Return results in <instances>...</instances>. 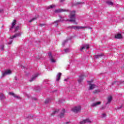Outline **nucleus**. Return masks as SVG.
<instances>
[{
  "instance_id": "5701e85b",
  "label": "nucleus",
  "mask_w": 124,
  "mask_h": 124,
  "mask_svg": "<svg viewBox=\"0 0 124 124\" xmlns=\"http://www.w3.org/2000/svg\"><path fill=\"white\" fill-rule=\"evenodd\" d=\"M99 92H100L99 90H95V91H94L93 92V93H94V94H95V93H99Z\"/></svg>"
},
{
  "instance_id": "58836bf2",
  "label": "nucleus",
  "mask_w": 124,
  "mask_h": 124,
  "mask_svg": "<svg viewBox=\"0 0 124 124\" xmlns=\"http://www.w3.org/2000/svg\"><path fill=\"white\" fill-rule=\"evenodd\" d=\"M103 117H106V114L103 113Z\"/></svg>"
},
{
  "instance_id": "cd10ccee",
  "label": "nucleus",
  "mask_w": 124,
  "mask_h": 124,
  "mask_svg": "<svg viewBox=\"0 0 124 124\" xmlns=\"http://www.w3.org/2000/svg\"><path fill=\"white\" fill-rule=\"evenodd\" d=\"M16 36L17 37L18 36H20V35H21V33L20 32H18L15 34Z\"/></svg>"
},
{
  "instance_id": "7c9ffc66",
  "label": "nucleus",
  "mask_w": 124,
  "mask_h": 124,
  "mask_svg": "<svg viewBox=\"0 0 124 124\" xmlns=\"http://www.w3.org/2000/svg\"><path fill=\"white\" fill-rule=\"evenodd\" d=\"M68 51H69V49H68V48H66V49H64V51L66 53H68Z\"/></svg>"
},
{
  "instance_id": "37998d69",
  "label": "nucleus",
  "mask_w": 124,
  "mask_h": 124,
  "mask_svg": "<svg viewBox=\"0 0 124 124\" xmlns=\"http://www.w3.org/2000/svg\"><path fill=\"white\" fill-rule=\"evenodd\" d=\"M1 11H2V10H0V12H1Z\"/></svg>"
},
{
  "instance_id": "b1692460",
  "label": "nucleus",
  "mask_w": 124,
  "mask_h": 124,
  "mask_svg": "<svg viewBox=\"0 0 124 124\" xmlns=\"http://www.w3.org/2000/svg\"><path fill=\"white\" fill-rule=\"evenodd\" d=\"M60 21L61 20H56L54 22V24H55V26H56V27L58 26V25H59L58 23H59V22H60Z\"/></svg>"
},
{
  "instance_id": "aec40b11",
  "label": "nucleus",
  "mask_w": 124,
  "mask_h": 124,
  "mask_svg": "<svg viewBox=\"0 0 124 124\" xmlns=\"http://www.w3.org/2000/svg\"><path fill=\"white\" fill-rule=\"evenodd\" d=\"M107 3H108V5L113 6V5L114 4L113 2L112 1H107Z\"/></svg>"
},
{
  "instance_id": "473e14b6",
  "label": "nucleus",
  "mask_w": 124,
  "mask_h": 124,
  "mask_svg": "<svg viewBox=\"0 0 124 124\" xmlns=\"http://www.w3.org/2000/svg\"><path fill=\"white\" fill-rule=\"evenodd\" d=\"M84 49H86L85 46H83L82 47H81V48L80 49V50L82 51V50H84Z\"/></svg>"
},
{
  "instance_id": "39448f33",
  "label": "nucleus",
  "mask_w": 124,
  "mask_h": 124,
  "mask_svg": "<svg viewBox=\"0 0 124 124\" xmlns=\"http://www.w3.org/2000/svg\"><path fill=\"white\" fill-rule=\"evenodd\" d=\"M8 94H9L10 95H12V96H13V97H16V98H17V99H19V98H20V97H19V96L16 95L13 92H9L8 93Z\"/></svg>"
},
{
  "instance_id": "f03ea898",
  "label": "nucleus",
  "mask_w": 124,
  "mask_h": 124,
  "mask_svg": "<svg viewBox=\"0 0 124 124\" xmlns=\"http://www.w3.org/2000/svg\"><path fill=\"white\" fill-rule=\"evenodd\" d=\"M72 111L74 113H78L81 111V106H78L72 108Z\"/></svg>"
},
{
  "instance_id": "2f4dec72",
  "label": "nucleus",
  "mask_w": 124,
  "mask_h": 124,
  "mask_svg": "<svg viewBox=\"0 0 124 124\" xmlns=\"http://www.w3.org/2000/svg\"><path fill=\"white\" fill-rule=\"evenodd\" d=\"M40 26L41 28H42V27H45V25L44 24H40Z\"/></svg>"
},
{
  "instance_id": "393cba45",
  "label": "nucleus",
  "mask_w": 124,
  "mask_h": 124,
  "mask_svg": "<svg viewBox=\"0 0 124 124\" xmlns=\"http://www.w3.org/2000/svg\"><path fill=\"white\" fill-rule=\"evenodd\" d=\"M34 20H36V17H34V18H32L31 20H30L29 21V23H31V22H33V21H34Z\"/></svg>"
},
{
  "instance_id": "dca6fc26",
  "label": "nucleus",
  "mask_w": 124,
  "mask_h": 124,
  "mask_svg": "<svg viewBox=\"0 0 124 124\" xmlns=\"http://www.w3.org/2000/svg\"><path fill=\"white\" fill-rule=\"evenodd\" d=\"M83 79H84L83 76H81L79 77V79H78V83H81V82H82Z\"/></svg>"
},
{
  "instance_id": "a211bd4d",
  "label": "nucleus",
  "mask_w": 124,
  "mask_h": 124,
  "mask_svg": "<svg viewBox=\"0 0 124 124\" xmlns=\"http://www.w3.org/2000/svg\"><path fill=\"white\" fill-rule=\"evenodd\" d=\"M102 56H103V54H100L97 55H95V59H99V58H101V57H102Z\"/></svg>"
},
{
  "instance_id": "9b49d317",
  "label": "nucleus",
  "mask_w": 124,
  "mask_h": 124,
  "mask_svg": "<svg viewBox=\"0 0 124 124\" xmlns=\"http://www.w3.org/2000/svg\"><path fill=\"white\" fill-rule=\"evenodd\" d=\"M11 73V70H7L4 73H3L2 76H3V77H4V76H5V75H7V74H10Z\"/></svg>"
},
{
  "instance_id": "e433bc0d",
  "label": "nucleus",
  "mask_w": 124,
  "mask_h": 124,
  "mask_svg": "<svg viewBox=\"0 0 124 124\" xmlns=\"http://www.w3.org/2000/svg\"><path fill=\"white\" fill-rule=\"evenodd\" d=\"M32 99L33 100H37V99H36V98H33Z\"/></svg>"
},
{
  "instance_id": "423d86ee",
  "label": "nucleus",
  "mask_w": 124,
  "mask_h": 124,
  "mask_svg": "<svg viewBox=\"0 0 124 124\" xmlns=\"http://www.w3.org/2000/svg\"><path fill=\"white\" fill-rule=\"evenodd\" d=\"M64 113H65V109L63 108L59 115L60 118H63L64 117Z\"/></svg>"
},
{
  "instance_id": "f3484780",
  "label": "nucleus",
  "mask_w": 124,
  "mask_h": 124,
  "mask_svg": "<svg viewBox=\"0 0 124 124\" xmlns=\"http://www.w3.org/2000/svg\"><path fill=\"white\" fill-rule=\"evenodd\" d=\"M60 111V109H56L55 111H53V113L51 114V116H54L55 114H57L59 113Z\"/></svg>"
},
{
  "instance_id": "2eb2a0df",
  "label": "nucleus",
  "mask_w": 124,
  "mask_h": 124,
  "mask_svg": "<svg viewBox=\"0 0 124 124\" xmlns=\"http://www.w3.org/2000/svg\"><path fill=\"white\" fill-rule=\"evenodd\" d=\"M94 88H95V85L92 84H90L89 90H93Z\"/></svg>"
},
{
  "instance_id": "4be33fe9",
  "label": "nucleus",
  "mask_w": 124,
  "mask_h": 124,
  "mask_svg": "<svg viewBox=\"0 0 124 124\" xmlns=\"http://www.w3.org/2000/svg\"><path fill=\"white\" fill-rule=\"evenodd\" d=\"M49 101H50V99L47 98L45 100V103L47 104V103H49Z\"/></svg>"
},
{
  "instance_id": "a18cd8bd",
  "label": "nucleus",
  "mask_w": 124,
  "mask_h": 124,
  "mask_svg": "<svg viewBox=\"0 0 124 124\" xmlns=\"http://www.w3.org/2000/svg\"><path fill=\"white\" fill-rule=\"evenodd\" d=\"M89 82V83H91V81H88Z\"/></svg>"
},
{
  "instance_id": "c03bdc74",
  "label": "nucleus",
  "mask_w": 124,
  "mask_h": 124,
  "mask_svg": "<svg viewBox=\"0 0 124 124\" xmlns=\"http://www.w3.org/2000/svg\"><path fill=\"white\" fill-rule=\"evenodd\" d=\"M114 84L116 83V81H114Z\"/></svg>"
},
{
  "instance_id": "6ab92c4d",
  "label": "nucleus",
  "mask_w": 124,
  "mask_h": 124,
  "mask_svg": "<svg viewBox=\"0 0 124 124\" xmlns=\"http://www.w3.org/2000/svg\"><path fill=\"white\" fill-rule=\"evenodd\" d=\"M55 7L56 6H55V5H51L50 6L47 8V9H50V8H54V7Z\"/></svg>"
},
{
  "instance_id": "20e7f679",
  "label": "nucleus",
  "mask_w": 124,
  "mask_h": 124,
  "mask_svg": "<svg viewBox=\"0 0 124 124\" xmlns=\"http://www.w3.org/2000/svg\"><path fill=\"white\" fill-rule=\"evenodd\" d=\"M87 123H92L89 118L84 120L83 121L80 122V124H85Z\"/></svg>"
},
{
  "instance_id": "ea45409f",
  "label": "nucleus",
  "mask_w": 124,
  "mask_h": 124,
  "mask_svg": "<svg viewBox=\"0 0 124 124\" xmlns=\"http://www.w3.org/2000/svg\"><path fill=\"white\" fill-rule=\"evenodd\" d=\"M102 109H105V107H102Z\"/></svg>"
},
{
  "instance_id": "a19ab883",
  "label": "nucleus",
  "mask_w": 124,
  "mask_h": 124,
  "mask_svg": "<svg viewBox=\"0 0 124 124\" xmlns=\"http://www.w3.org/2000/svg\"><path fill=\"white\" fill-rule=\"evenodd\" d=\"M81 3L80 2H77V4H80Z\"/></svg>"
},
{
  "instance_id": "0eeeda50",
  "label": "nucleus",
  "mask_w": 124,
  "mask_h": 124,
  "mask_svg": "<svg viewBox=\"0 0 124 124\" xmlns=\"http://www.w3.org/2000/svg\"><path fill=\"white\" fill-rule=\"evenodd\" d=\"M17 24V21L16 19H14L13 21V22L12 23V26L11 27V30H12V29H14V27H15V25Z\"/></svg>"
},
{
  "instance_id": "ddd939ff",
  "label": "nucleus",
  "mask_w": 124,
  "mask_h": 124,
  "mask_svg": "<svg viewBox=\"0 0 124 124\" xmlns=\"http://www.w3.org/2000/svg\"><path fill=\"white\" fill-rule=\"evenodd\" d=\"M61 76H62V73H59L57 74V78H56L57 82H59V81H60V80L61 79Z\"/></svg>"
},
{
  "instance_id": "49530a36",
  "label": "nucleus",
  "mask_w": 124,
  "mask_h": 124,
  "mask_svg": "<svg viewBox=\"0 0 124 124\" xmlns=\"http://www.w3.org/2000/svg\"><path fill=\"white\" fill-rule=\"evenodd\" d=\"M64 81H66V79H64Z\"/></svg>"
},
{
  "instance_id": "6e6552de",
  "label": "nucleus",
  "mask_w": 124,
  "mask_h": 124,
  "mask_svg": "<svg viewBox=\"0 0 124 124\" xmlns=\"http://www.w3.org/2000/svg\"><path fill=\"white\" fill-rule=\"evenodd\" d=\"M38 76V74H36L34 76H33L32 78L30 80V82H33V81H34L35 79H36V78Z\"/></svg>"
},
{
  "instance_id": "9d476101",
  "label": "nucleus",
  "mask_w": 124,
  "mask_h": 124,
  "mask_svg": "<svg viewBox=\"0 0 124 124\" xmlns=\"http://www.w3.org/2000/svg\"><path fill=\"white\" fill-rule=\"evenodd\" d=\"M100 104H101V102H96L95 103L92 104L91 106L92 107H95L96 106H97V105H99Z\"/></svg>"
},
{
  "instance_id": "c756f323",
  "label": "nucleus",
  "mask_w": 124,
  "mask_h": 124,
  "mask_svg": "<svg viewBox=\"0 0 124 124\" xmlns=\"http://www.w3.org/2000/svg\"><path fill=\"white\" fill-rule=\"evenodd\" d=\"M77 26H71V29H74V30H76Z\"/></svg>"
},
{
  "instance_id": "4c0bfd02",
  "label": "nucleus",
  "mask_w": 124,
  "mask_h": 124,
  "mask_svg": "<svg viewBox=\"0 0 124 124\" xmlns=\"http://www.w3.org/2000/svg\"><path fill=\"white\" fill-rule=\"evenodd\" d=\"M65 0H61L60 2H63V1H64Z\"/></svg>"
},
{
  "instance_id": "bb28decb",
  "label": "nucleus",
  "mask_w": 124,
  "mask_h": 124,
  "mask_svg": "<svg viewBox=\"0 0 124 124\" xmlns=\"http://www.w3.org/2000/svg\"><path fill=\"white\" fill-rule=\"evenodd\" d=\"M50 62H56V60H55V59H54L53 58H50Z\"/></svg>"
},
{
  "instance_id": "7ed1b4c3",
  "label": "nucleus",
  "mask_w": 124,
  "mask_h": 124,
  "mask_svg": "<svg viewBox=\"0 0 124 124\" xmlns=\"http://www.w3.org/2000/svg\"><path fill=\"white\" fill-rule=\"evenodd\" d=\"M55 13H62V12H68V10L58 9L54 11Z\"/></svg>"
},
{
  "instance_id": "f257e3e1",
  "label": "nucleus",
  "mask_w": 124,
  "mask_h": 124,
  "mask_svg": "<svg viewBox=\"0 0 124 124\" xmlns=\"http://www.w3.org/2000/svg\"><path fill=\"white\" fill-rule=\"evenodd\" d=\"M76 11H72L70 13V20H69V22H75V15H76Z\"/></svg>"
},
{
  "instance_id": "c9c22d12",
  "label": "nucleus",
  "mask_w": 124,
  "mask_h": 124,
  "mask_svg": "<svg viewBox=\"0 0 124 124\" xmlns=\"http://www.w3.org/2000/svg\"><path fill=\"white\" fill-rule=\"evenodd\" d=\"M1 95L2 96V97L0 96L1 98H4V95H3V94H1Z\"/></svg>"
},
{
  "instance_id": "412c9836",
  "label": "nucleus",
  "mask_w": 124,
  "mask_h": 124,
  "mask_svg": "<svg viewBox=\"0 0 124 124\" xmlns=\"http://www.w3.org/2000/svg\"><path fill=\"white\" fill-rule=\"evenodd\" d=\"M19 29H20V26H17L15 28V31H18Z\"/></svg>"
},
{
  "instance_id": "79ce46f5",
  "label": "nucleus",
  "mask_w": 124,
  "mask_h": 124,
  "mask_svg": "<svg viewBox=\"0 0 124 124\" xmlns=\"http://www.w3.org/2000/svg\"><path fill=\"white\" fill-rule=\"evenodd\" d=\"M65 124H69V122H66Z\"/></svg>"
},
{
  "instance_id": "f704fd0d",
  "label": "nucleus",
  "mask_w": 124,
  "mask_h": 124,
  "mask_svg": "<svg viewBox=\"0 0 124 124\" xmlns=\"http://www.w3.org/2000/svg\"><path fill=\"white\" fill-rule=\"evenodd\" d=\"M1 50H3V49H4V46H1Z\"/></svg>"
},
{
  "instance_id": "1a4fd4ad",
  "label": "nucleus",
  "mask_w": 124,
  "mask_h": 124,
  "mask_svg": "<svg viewBox=\"0 0 124 124\" xmlns=\"http://www.w3.org/2000/svg\"><path fill=\"white\" fill-rule=\"evenodd\" d=\"M107 99L108 102L106 104L107 105V104H109V103H111L112 100L113 99V97H112V96H109L108 97Z\"/></svg>"
},
{
  "instance_id": "a878e982",
  "label": "nucleus",
  "mask_w": 124,
  "mask_h": 124,
  "mask_svg": "<svg viewBox=\"0 0 124 124\" xmlns=\"http://www.w3.org/2000/svg\"><path fill=\"white\" fill-rule=\"evenodd\" d=\"M48 56H49L50 59H52L53 58V56L52 55V53H51V52L48 53Z\"/></svg>"
},
{
  "instance_id": "c85d7f7f",
  "label": "nucleus",
  "mask_w": 124,
  "mask_h": 124,
  "mask_svg": "<svg viewBox=\"0 0 124 124\" xmlns=\"http://www.w3.org/2000/svg\"><path fill=\"white\" fill-rule=\"evenodd\" d=\"M16 37H17L16 36V35L15 34V35H13V36H12L11 37V39H13V38H16Z\"/></svg>"
},
{
  "instance_id": "f8f14e48",
  "label": "nucleus",
  "mask_w": 124,
  "mask_h": 124,
  "mask_svg": "<svg viewBox=\"0 0 124 124\" xmlns=\"http://www.w3.org/2000/svg\"><path fill=\"white\" fill-rule=\"evenodd\" d=\"M115 38L117 39H122V38H123V36L122 35V34L118 33L115 35Z\"/></svg>"
},
{
  "instance_id": "72a5a7b5",
  "label": "nucleus",
  "mask_w": 124,
  "mask_h": 124,
  "mask_svg": "<svg viewBox=\"0 0 124 124\" xmlns=\"http://www.w3.org/2000/svg\"><path fill=\"white\" fill-rule=\"evenodd\" d=\"M90 48V46L89 45H86V49H89Z\"/></svg>"
},
{
  "instance_id": "4468645a",
  "label": "nucleus",
  "mask_w": 124,
  "mask_h": 124,
  "mask_svg": "<svg viewBox=\"0 0 124 124\" xmlns=\"http://www.w3.org/2000/svg\"><path fill=\"white\" fill-rule=\"evenodd\" d=\"M81 29H88L87 26H77L76 30H81Z\"/></svg>"
}]
</instances>
